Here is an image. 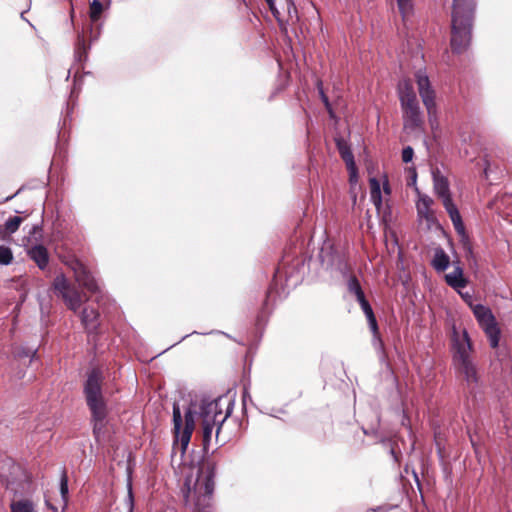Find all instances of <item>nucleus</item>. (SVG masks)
<instances>
[{"instance_id": "f257e3e1", "label": "nucleus", "mask_w": 512, "mask_h": 512, "mask_svg": "<svg viewBox=\"0 0 512 512\" xmlns=\"http://www.w3.org/2000/svg\"><path fill=\"white\" fill-rule=\"evenodd\" d=\"M104 375L100 368L94 367L87 373V379L83 385V394L86 405L91 414L93 435L99 438L105 427L108 416V404L103 394Z\"/></svg>"}, {"instance_id": "f03ea898", "label": "nucleus", "mask_w": 512, "mask_h": 512, "mask_svg": "<svg viewBox=\"0 0 512 512\" xmlns=\"http://www.w3.org/2000/svg\"><path fill=\"white\" fill-rule=\"evenodd\" d=\"M474 0H453L451 20V49L455 53L464 52L471 42Z\"/></svg>"}, {"instance_id": "7ed1b4c3", "label": "nucleus", "mask_w": 512, "mask_h": 512, "mask_svg": "<svg viewBox=\"0 0 512 512\" xmlns=\"http://www.w3.org/2000/svg\"><path fill=\"white\" fill-rule=\"evenodd\" d=\"M453 362L454 365L465 380L468 386L476 385L479 377L476 366L474 365L471 354L473 352V344L466 330L460 337L456 329H453Z\"/></svg>"}, {"instance_id": "20e7f679", "label": "nucleus", "mask_w": 512, "mask_h": 512, "mask_svg": "<svg viewBox=\"0 0 512 512\" xmlns=\"http://www.w3.org/2000/svg\"><path fill=\"white\" fill-rule=\"evenodd\" d=\"M233 409V402L227 396H220L214 400H203L199 409L200 424L217 425L215 429V438L217 442H226V438H221L222 426L230 416Z\"/></svg>"}, {"instance_id": "39448f33", "label": "nucleus", "mask_w": 512, "mask_h": 512, "mask_svg": "<svg viewBox=\"0 0 512 512\" xmlns=\"http://www.w3.org/2000/svg\"><path fill=\"white\" fill-rule=\"evenodd\" d=\"M217 463L212 457H204L199 463L198 475L194 485V494L197 495L194 512H209L206 508V498H210L215 488V472Z\"/></svg>"}, {"instance_id": "423d86ee", "label": "nucleus", "mask_w": 512, "mask_h": 512, "mask_svg": "<svg viewBox=\"0 0 512 512\" xmlns=\"http://www.w3.org/2000/svg\"><path fill=\"white\" fill-rule=\"evenodd\" d=\"M104 11L103 4L100 0H93L89 6V27H87L82 35L78 36L77 40V49L76 53L79 61L85 60L87 58V51L90 47V44H87V39L89 42L95 41L99 38L101 34V24L99 23L101 19V15Z\"/></svg>"}, {"instance_id": "0eeeda50", "label": "nucleus", "mask_w": 512, "mask_h": 512, "mask_svg": "<svg viewBox=\"0 0 512 512\" xmlns=\"http://www.w3.org/2000/svg\"><path fill=\"white\" fill-rule=\"evenodd\" d=\"M185 425L182 429V416L180 408L177 404L173 405V423L174 436L176 441H180L182 451L184 452L190 442L191 436L195 429V413L188 409L184 414Z\"/></svg>"}, {"instance_id": "6e6552de", "label": "nucleus", "mask_w": 512, "mask_h": 512, "mask_svg": "<svg viewBox=\"0 0 512 512\" xmlns=\"http://www.w3.org/2000/svg\"><path fill=\"white\" fill-rule=\"evenodd\" d=\"M52 288L54 293L63 299L68 309L76 312L80 308L83 302L82 293L63 274L54 278Z\"/></svg>"}, {"instance_id": "1a4fd4ad", "label": "nucleus", "mask_w": 512, "mask_h": 512, "mask_svg": "<svg viewBox=\"0 0 512 512\" xmlns=\"http://www.w3.org/2000/svg\"><path fill=\"white\" fill-rule=\"evenodd\" d=\"M473 314L489 339L490 346L497 348L500 340V329L491 310L478 304L473 307Z\"/></svg>"}, {"instance_id": "9d476101", "label": "nucleus", "mask_w": 512, "mask_h": 512, "mask_svg": "<svg viewBox=\"0 0 512 512\" xmlns=\"http://www.w3.org/2000/svg\"><path fill=\"white\" fill-rule=\"evenodd\" d=\"M433 186L435 194L441 199L450 219L459 222L461 215L452 200L448 179L439 172L433 173Z\"/></svg>"}, {"instance_id": "9b49d317", "label": "nucleus", "mask_w": 512, "mask_h": 512, "mask_svg": "<svg viewBox=\"0 0 512 512\" xmlns=\"http://www.w3.org/2000/svg\"><path fill=\"white\" fill-rule=\"evenodd\" d=\"M415 76L420 97L426 107L429 122L432 124L436 119L435 92L431 88L429 78L425 74L418 71Z\"/></svg>"}, {"instance_id": "f8f14e48", "label": "nucleus", "mask_w": 512, "mask_h": 512, "mask_svg": "<svg viewBox=\"0 0 512 512\" xmlns=\"http://www.w3.org/2000/svg\"><path fill=\"white\" fill-rule=\"evenodd\" d=\"M398 93L402 111L419 107L416 93L409 79L400 81L398 85Z\"/></svg>"}, {"instance_id": "ddd939ff", "label": "nucleus", "mask_w": 512, "mask_h": 512, "mask_svg": "<svg viewBox=\"0 0 512 512\" xmlns=\"http://www.w3.org/2000/svg\"><path fill=\"white\" fill-rule=\"evenodd\" d=\"M72 269L74 271L75 279L79 285L92 293L97 291L98 287L94 277L82 263L75 261Z\"/></svg>"}, {"instance_id": "4468645a", "label": "nucleus", "mask_w": 512, "mask_h": 512, "mask_svg": "<svg viewBox=\"0 0 512 512\" xmlns=\"http://www.w3.org/2000/svg\"><path fill=\"white\" fill-rule=\"evenodd\" d=\"M451 221L453 223L455 231L457 232V234L460 237V244L465 252L466 259L468 261L473 260L474 262H476V258H475L474 252H473L472 242L466 232L464 223L462 221V217H459V222H457L456 220H451Z\"/></svg>"}, {"instance_id": "2eb2a0df", "label": "nucleus", "mask_w": 512, "mask_h": 512, "mask_svg": "<svg viewBox=\"0 0 512 512\" xmlns=\"http://www.w3.org/2000/svg\"><path fill=\"white\" fill-rule=\"evenodd\" d=\"M99 317L100 314L97 309L92 307H86L81 313V322L86 332L91 334H97L99 328Z\"/></svg>"}, {"instance_id": "dca6fc26", "label": "nucleus", "mask_w": 512, "mask_h": 512, "mask_svg": "<svg viewBox=\"0 0 512 512\" xmlns=\"http://www.w3.org/2000/svg\"><path fill=\"white\" fill-rule=\"evenodd\" d=\"M304 266L303 261L299 258H293L291 262H288V260L284 259L280 266L276 270V275L284 273L287 281L293 278H296L295 282L299 280V273L300 269H302Z\"/></svg>"}, {"instance_id": "f3484780", "label": "nucleus", "mask_w": 512, "mask_h": 512, "mask_svg": "<svg viewBox=\"0 0 512 512\" xmlns=\"http://www.w3.org/2000/svg\"><path fill=\"white\" fill-rule=\"evenodd\" d=\"M453 266V272L446 274L444 277L446 283L454 289L465 288L468 284V281L464 277L463 269L460 266V261H454Z\"/></svg>"}, {"instance_id": "a211bd4d", "label": "nucleus", "mask_w": 512, "mask_h": 512, "mask_svg": "<svg viewBox=\"0 0 512 512\" xmlns=\"http://www.w3.org/2000/svg\"><path fill=\"white\" fill-rule=\"evenodd\" d=\"M404 128L415 130L421 128L424 121L420 107L403 110Z\"/></svg>"}, {"instance_id": "6ab92c4d", "label": "nucleus", "mask_w": 512, "mask_h": 512, "mask_svg": "<svg viewBox=\"0 0 512 512\" xmlns=\"http://www.w3.org/2000/svg\"><path fill=\"white\" fill-rule=\"evenodd\" d=\"M29 257L37 264V266L44 270L49 262V253L45 246L35 245L28 250Z\"/></svg>"}, {"instance_id": "aec40b11", "label": "nucleus", "mask_w": 512, "mask_h": 512, "mask_svg": "<svg viewBox=\"0 0 512 512\" xmlns=\"http://www.w3.org/2000/svg\"><path fill=\"white\" fill-rule=\"evenodd\" d=\"M434 201L427 195H421L417 202V212L418 215L427 221H431L434 219V211L431 209Z\"/></svg>"}, {"instance_id": "412c9836", "label": "nucleus", "mask_w": 512, "mask_h": 512, "mask_svg": "<svg viewBox=\"0 0 512 512\" xmlns=\"http://www.w3.org/2000/svg\"><path fill=\"white\" fill-rule=\"evenodd\" d=\"M335 144L340 154V157L345 162V164L352 166V163H354L355 160L348 142L345 139L339 137L335 138Z\"/></svg>"}, {"instance_id": "4be33fe9", "label": "nucleus", "mask_w": 512, "mask_h": 512, "mask_svg": "<svg viewBox=\"0 0 512 512\" xmlns=\"http://www.w3.org/2000/svg\"><path fill=\"white\" fill-rule=\"evenodd\" d=\"M431 265L437 272H444L450 265V258L442 248H437Z\"/></svg>"}, {"instance_id": "5701e85b", "label": "nucleus", "mask_w": 512, "mask_h": 512, "mask_svg": "<svg viewBox=\"0 0 512 512\" xmlns=\"http://www.w3.org/2000/svg\"><path fill=\"white\" fill-rule=\"evenodd\" d=\"M24 220V217H21V216H13V217H10L6 222H5V232H2L0 231V238L1 239H5L6 237V234H13L15 233L19 226L21 225V223L23 222Z\"/></svg>"}, {"instance_id": "b1692460", "label": "nucleus", "mask_w": 512, "mask_h": 512, "mask_svg": "<svg viewBox=\"0 0 512 512\" xmlns=\"http://www.w3.org/2000/svg\"><path fill=\"white\" fill-rule=\"evenodd\" d=\"M370 185V195L373 203L377 208H379L382 204V197H381V187L380 182L376 178H371L369 180Z\"/></svg>"}, {"instance_id": "393cba45", "label": "nucleus", "mask_w": 512, "mask_h": 512, "mask_svg": "<svg viewBox=\"0 0 512 512\" xmlns=\"http://www.w3.org/2000/svg\"><path fill=\"white\" fill-rule=\"evenodd\" d=\"M200 425H201L202 446H203L204 452L207 453L211 439H212L213 430L215 428L217 429V425H214V424H210V425L200 424Z\"/></svg>"}, {"instance_id": "a878e982", "label": "nucleus", "mask_w": 512, "mask_h": 512, "mask_svg": "<svg viewBox=\"0 0 512 512\" xmlns=\"http://www.w3.org/2000/svg\"><path fill=\"white\" fill-rule=\"evenodd\" d=\"M10 509L11 512H36L33 502L28 499L13 501Z\"/></svg>"}, {"instance_id": "bb28decb", "label": "nucleus", "mask_w": 512, "mask_h": 512, "mask_svg": "<svg viewBox=\"0 0 512 512\" xmlns=\"http://www.w3.org/2000/svg\"><path fill=\"white\" fill-rule=\"evenodd\" d=\"M13 261L12 250L4 245H0V265H9Z\"/></svg>"}, {"instance_id": "cd10ccee", "label": "nucleus", "mask_w": 512, "mask_h": 512, "mask_svg": "<svg viewBox=\"0 0 512 512\" xmlns=\"http://www.w3.org/2000/svg\"><path fill=\"white\" fill-rule=\"evenodd\" d=\"M397 5L402 16L405 18L408 16L413 8L411 0H397Z\"/></svg>"}, {"instance_id": "c85d7f7f", "label": "nucleus", "mask_w": 512, "mask_h": 512, "mask_svg": "<svg viewBox=\"0 0 512 512\" xmlns=\"http://www.w3.org/2000/svg\"><path fill=\"white\" fill-rule=\"evenodd\" d=\"M347 288L351 294H357L360 290H362L360 282L355 275H351L349 278Z\"/></svg>"}, {"instance_id": "c756f323", "label": "nucleus", "mask_w": 512, "mask_h": 512, "mask_svg": "<svg viewBox=\"0 0 512 512\" xmlns=\"http://www.w3.org/2000/svg\"><path fill=\"white\" fill-rule=\"evenodd\" d=\"M60 492L63 499L67 498L68 495V476L66 470H63L61 479H60Z\"/></svg>"}, {"instance_id": "7c9ffc66", "label": "nucleus", "mask_w": 512, "mask_h": 512, "mask_svg": "<svg viewBox=\"0 0 512 512\" xmlns=\"http://www.w3.org/2000/svg\"><path fill=\"white\" fill-rule=\"evenodd\" d=\"M346 168L349 172V181L350 183H356L358 181V169L356 163H352V166L346 165Z\"/></svg>"}, {"instance_id": "2f4dec72", "label": "nucleus", "mask_w": 512, "mask_h": 512, "mask_svg": "<svg viewBox=\"0 0 512 512\" xmlns=\"http://www.w3.org/2000/svg\"><path fill=\"white\" fill-rule=\"evenodd\" d=\"M366 318H367L369 327H370L371 331L373 332V334L375 336L378 335L379 334V329H378V324H377V320H376L375 315L371 314V315L367 316Z\"/></svg>"}, {"instance_id": "473e14b6", "label": "nucleus", "mask_w": 512, "mask_h": 512, "mask_svg": "<svg viewBox=\"0 0 512 512\" xmlns=\"http://www.w3.org/2000/svg\"><path fill=\"white\" fill-rule=\"evenodd\" d=\"M414 150L412 147L407 146L402 150V161L405 163L410 162L413 159Z\"/></svg>"}, {"instance_id": "72a5a7b5", "label": "nucleus", "mask_w": 512, "mask_h": 512, "mask_svg": "<svg viewBox=\"0 0 512 512\" xmlns=\"http://www.w3.org/2000/svg\"><path fill=\"white\" fill-rule=\"evenodd\" d=\"M365 316H369L371 314H374L371 305L369 304L368 300L360 304Z\"/></svg>"}, {"instance_id": "f704fd0d", "label": "nucleus", "mask_w": 512, "mask_h": 512, "mask_svg": "<svg viewBox=\"0 0 512 512\" xmlns=\"http://www.w3.org/2000/svg\"><path fill=\"white\" fill-rule=\"evenodd\" d=\"M320 93H321V98H322L323 103L325 104L326 109L328 110L330 116H333L328 97L324 94L323 91H321Z\"/></svg>"}, {"instance_id": "c9c22d12", "label": "nucleus", "mask_w": 512, "mask_h": 512, "mask_svg": "<svg viewBox=\"0 0 512 512\" xmlns=\"http://www.w3.org/2000/svg\"><path fill=\"white\" fill-rule=\"evenodd\" d=\"M359 304L367 301L363 290H360L357 294H354Z\"/></svg>"}, {"instance_id": "e433bc0d", "label": "nucleus", "mask_w": 512, "mask_h": 512, "mask_svg": "<svg viewBox=\"0 0 512 512\" xmlns=\"http://www.w3.org/2000/svg\"><path fill=\"white\" fill-rule=\"evenodd\" d=\"M269 6V9L271 10L272 14L276 16L278 14L277 9L275 8V4L273 0H265Z\"/></svg>"}, {"instance_id": "4c0bfd02", "label": "nucleus", "mask_w": 512, "mask_h": 512, "mask_svg": "<svg viewBox=\"0 0 512 512\" xmlns=\"http://www.w3.org/2000/svg\"><path fill=\"white\" fill-rule=\"evenodd\" d=\"M35 354H36V352L31 351V350H27V351L23 352V356H30V355L34 356ZM19 356H22V354H19Z\"/></svg>"}, {"instance_id": "58836bf2", "label": "nucleus", "mask_w": 512, "mask_h": 512, "mask_svg": "<svg viewBox=\"0 0 512 512\" xmlns=\"http://www.w3.org/2000/svg\"><path fill=\"white\" fill-rule=\"evenodd\" d=\"M383 188H384L385 193H390V187L388 184H384Z\"/></svg>"}, {"instance_id": "ea45409f", "label": "nucleus", "mask_w": 512, "mask_h": 512, "mask_svg": "<svg viewBox=\"0 0 512 512\" xmlns=\"http://www.w3.org/2000/svg\"><path fill=\"white\" fill-rule=\"evenodd\" d=\"M185 502H188V499L190 497V489H188L187 493L185 494Z\"/></svg>"}, {"instance_id": "a19ab883", "label": "nucleus", "mask_w": 512, "mask_h": 512, "mask_svg": "<svg viewBox=\"0 0 512 512\" xmlns=\"http://www.w3.org/2000/svg\"><path fill=\"white\" fill-rule=\"evenodd\" d=\"M373 512H384V509L382 507H377L376 509H373Z\"/></svg>"}, {"instance_id": "79ce46f5", "label": "nucleus", "mask_w": 512, "mask_h": 512, "mask_svg": "<svg viewBox=\"0 0 512 512\" xmlns=\"http://www.w3.org/2000/svg\"><path fill=\"white\" fill-rule=\"evenodd\" d=\"M16 213H26V216L29 215V212L28 210H25V211H20V210H15Z\"/></svg>"}, {"instance_id": "37998d69", "label": "nucleus", "mask_w": 512, "mask_h": 512, "mask_svg": "<svg viewBox=\"0 0 512 512\" xmlns=\"http://www.w3.org/2000/svg\"><path fill=\"white\" fill-rule=\"evenodd\" d=\"M415 179H416V172L414 171V175H413V181L415 182Z\"/></svg>"}, {"instance_id": "c03bdc74", "label": "nucleus", "mask_w": 512, "mask_h": 512, "mask_svg": "<svg viewBox=\"0 0 512 512\" xmlns=\"http://www.w3.org/2000/svg\"><path fill=\"white\" fill-rule=\"evenodd\" d=\"M20 192H21V190H18L14 196L19 195V194H20Z\"/></svg>"}]
</instances>
